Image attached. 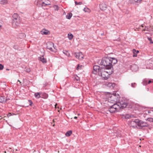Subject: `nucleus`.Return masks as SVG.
<instances>
[{
  "mask_svg": "<svg viewBox=\"0 0 153 153\" xmlns=\"http://www.w3.org/2000/svg\"><path fill=\"white\" fill-rule=\"evenodd\" d=\"M117 59L114 58L104 57L102 59L100 65L103 66L101 68V70L99 73L100 76L105 79H108L110 75L112 73V71H109L112 67V66L117 62Z\"/></svg>",
  "mask_w": 153,
  "mask_h": 153,
  "instance_id": "1",
  "label": "nucleus"
},
{
  "mask_svg": "<svg viewBox=\"0 0 153 153\" xmlns=\"http://www.w3.org/2000/svg\"><path fill=\"white\" fill-rule=\"evenodd\" d=\"M19 16L17 13H14L12 16V25L13 27L16 28L19 26L21 23Z\"/></svg>",
  "mask_w": 153,
  "mask_h": 153,
  "instance_id": "2",
  "label": "nucleus"
},
{
  "mask_svg": "<svg viewBox=\"0 0 153 153\" xmlns=\"http://www.w3.org/2000/svg\"><path fill=\"white\" fill-rule=\"evenodd\" d=\"M120 107L117 103L114 104L108 108V110L111 113H114L116 112L120 111Z\"/></svg>",
  "mask_w": 153,
  "mask_h": 153,
  "instance_id": "3",
  "label": "nucleus"
},
{
  "mask_svg": "<svg viewBox=\"0 0 153 153\" xmlns=\"http://www.w3.org/2000/svg\"><path fill=\"white\" fill-rule=\"evenodd\" d=\"M50 2L48 0H38L37 2V5L42 7L51 4Z\"/></svg>",
  "mask_w": 153,
  "mask_h": 153,
  "instance_id": "4",
  "label": "nucleus"
},
{
  "mask_svg": "<svg viewBox=\"0 0 153 153\" xmlns=\"http://www.w3.org/2000/svg\"><path fill=\"white\" fill-rule=\"evenodd\" d=\"M47 48L51 51L56 52V49L54 46V44L51 42H47L46 44Z\"/></svg>",
  "mask_w": 153,
  "mask_h": 153,
  "instance_id": "5",
  "label": "nucleus"
},
{
  "mask_svg": "<svg viewBox=\"0 0 153 153\" xmlns=\"http://www.w3.org/2000/svg\"><path fill=\"white\" fill-rule=\"evenodd\" d=\"M137 126L140 128H141L143 127L149 126V124L146 122L137 119Z\"/></svg>",
  "mask_w": 153,
  "mask_h": 153,
  "instance_id": "6",
  "label": "nucleus"
},
{
  "mask_svg": "<svg viewBox=\"0 0 153 153\" xmlns=\"http://www.w3.org/2000/svg\"><path fill=\"white\" fill-rule=\"evenodd\" d=\"M117 104L120 107V110L126 108L127 106V102L125 100H121L117 103Z\"/></svg>",
  "mask_w": 153,
  "mask_h": 153,
  "instance_id": "7",
  "label": "nucleus"
},
{
  "mask_svg": "<svg viewBox=\"0 0 153 153\" xmlns=\"http://www.w3.org/2000/svg\"><path fill=\"white\" fill-rule=\"evenodd\" d=\"M100 70H101V68H100V67L98 65H94L93 66V70L92 71V73L95 74L98 73L99 75V73L101 71Z\"/></svg>",
  "mask_w": 153,
  "mask_h": 153,
  "instance_id": "8",
  "label": "nucleus"
},
{
  "mask_svg": "<svg viewBox=\"0 0 153 153\" xmlns=\"http://www.w3.org/2000/svg\"><path fill=\"white\" fill-rule=\"evenodd\" d=\"M129 125L130 126L132 127L133 128H135L137 126V119L131 121L129 122Z\"/></svg>",
  "mask_w": 153,
  "mask_h": 153,
  "instance_id": "9",
  "label": "nucleus"
},
{
  "mask_svg": "<svg viewBox=\"0 0 153 153\" xmlns=\"http://www.w3.org/2000/svg\"><path fill=\"white\" fill-rule=\"evenodd\" d=\"M74 55L76 58L80 60L82 59L83 58L84 56L82 53L81 52L75 53Z\"/></svg>",
  "mask_w": 153,
  "mask_h": 153,
  "instance_id": "10",
  "label": "nucleus"
},
{
  "mask_svg": "<svg viewBox=\"0 0 153 153\" xmlns=\"http://www.w3.org/2000/svg\"><path fill=\"white\" fill-rule=\"evenodd\" d=\"M9 98H5L4 96H0V102L4 103L8 101V100H10Z\"/></svg>",
  "mask_w": 153,
  "mask_h": 153,
  "instance_id": "11",
  "label": "nucleus"
},
{
  "mask_svg": "<svg viewBox=\"0 0 153 153\" xmlns=\"http://www.w3.org/2000/svg\"><path fill=\"white\" fill-rule=\"evenodd\" d=\"M40 33L42 35H48L50 34V31L45 29H43L41 31Z\"/></svg>",
  "mask_w": 153,
  "mask_h": 153,
  "instance_id": "12",
  "label": "nucleus"
},
{
  "mask_svg": "<svg viewBox=\"0 0 153 153\" xmlns=\"http://www.w3.org/2000/svg\"><path fill=\"white\" fill-rule=\"evenodd\" d=\"M38 58L44 64L46 63L47 62L46 59L44 58L43 56L41 57H39Z\"/></svg>",
  "mask_w": 153,
  "mask_h": 153,
  "instance_id": "13",
  "label": "nucleus"
},
{
  "mask_svg": "<svg viewBox=\"0 0 153 153\" xmlns=\"http://www.w3.org/2000/svg\"><path fill=\"white\" fill-rule=\"evenodd\" d=\"M131 68L132 71H136L137 70L138 68L137 65H133L131 66Z\"/></svg>",
  "mask_w": 153,
  "mask_h": 153,
  "instance_id": "14",
  "label": "nucleus"
},
{
  "mask_svg": "<svg viewBox=\"0 0 153 153\" xmlns=\"http://www.w3.org/2000/svg\"><path fill=\"white\" fill-rule=\"evenodd\" d=\"M107 5L105 4H102L100 5V8L101 10H105L107 8Z\"/></svg>",
  "mask_w": 153,
  "mask_h": 153,
  "instance_id": "15",
  "label": "nucleus"
},
{
  "mask_svg": "<svg viewBox=\"0 0 153 153\" xmlns=\"http://www.w3.org/2000/svg\"><path fill=\"white\" fill-rule=\"evenodd\" d=\"M72 131L71 130L68 131L66 133L65 135L67 137H69L72 134Z\"/></svg>",
  "mask_w": 153,
  "mask_h": 153,
  "instance_id": "16",
  "label": "nucleus"
},
{
  "mask_svg": "<svg viewBox=\"0 0 153 153\" xmlns=\"http://www.w3.org/2000/svg\"><path fill=\"white\" fill-rule=\"evenodd\" d=\"M72 16V14L71 13H69L66 16V18L68 19H70Z\"/></svg>",
  "mask_w": 153,
  "mask_h": 153,
  "instance_id": "17",
  "label": "nucleus"
},
{
  "mask_svg": "<svg viewBox=\"0 0 153 153\" xmlns=\"http://www.w3.org/2000/svg\"><path fill=\"white\" fill-rule=\"evenodd\" d=\"M117 99L116 98L115 99H114V100L109 99L108 101L111 103L115 104L116 103V102H117Z\"/></svg>",
  "mask_w": 153,
  "mask_h": 153,
  "instance_id": "18",
  "label": "nucleus"
},
{
  "mask_svg": "<svg viewBox=\"0 0 153 153\" xmlns=\"http://www.w3.org/2000/svg\"><path fill=\"white\" fill-rule=\"evenodd\" d=\"M132 51L133 53V57H137V53H136V50L135 49H133L132 50Z\"/></svg>",
  "mask_w": 153,
  "mask_h": 153,
  "instance_id": "19",
  "label": "nucleus"
},
{
  "mask_svg": "<svg viewBox=\"0 0 153 153\" xmlns=\"http://www.w3.org/2000/svg\"><path fill=\"white\" fill-rule=\"evenodd\" d=\"M68 37L70 40H71L73 37V35L72 34L69 33L68 34Z\"/></svg>",
  "mask_w": 153,
  "mask_h": 153,
  "instance_id": "20",
  "label": "nucleus"
},
{
  "mask_svg": "<svg viewBox=\"0 0 153 153\" xmlns=\"http://www.w3.org/2000/svg\"><path fill=\"white\" fill-rule=\"evenodd\" d=\"M115 85V84L114 83H109L108 84V86L110 87H112V88L114 87Z\"/></svg>",
  "mask_w": 153,
  "mask_h": 153,
  "instance_id": "21",
  "label": "nucleus"
},
{
  "mask_svg": "<svg viewBox=\"0 0 153 153\" xmlns=\"http://www.w3.org/2000/svg\"><path fill=\"white\" fill-rule=\"evenodd\" d=\"M7 3L8 1L7 0H2L1 4H5Z\"/></svg>",
  "mask_w": 153,
  "mask_h": 153,
  "instance_id": "22",
  "label": "nucleus"
},
{
  "mask_svg": "<svg viewBox=\"0 0 153 153\" xmlns=\"http://www.w3.org/2000/svg\"><path fill=\"white\" fill-rule=\"evenodd\" d=\"M83 10L85 12L90 13L91 12L90 10L88 7H85Z\"/></svg>",
  "mask_w": 153,
  "mask_h": 153,
  "instance_id": "23",
  "label": "nucleus"
},
{
  "mask_svg": "<svg viewBox=\"0 0 153 153\" xmlns=\"http://www.w3.org/2000/svg\"><path fill=\"white\" fill-rule=\"evenodd\" d=\"M143 84L144 85H146L148 84V81L146 79H144L143 82Z\"/></svg>",
  "mask_w": 153,
  "mask_h": 153,
  "instance_id": "24",
  "label": "nucleus"
},
{
  "mask_svg": "<svg viewBox=\"0 0 153 153\" xmlns=\"http://www.w3.org/2000/svg\"><path fill=\"white\" fill-rule=\"evenodd\" d=\"M35 96L37 98H39L40 97V94L39 92H37L35 94Z\"/></svg>",
  "mask_w": 153,
  "mask_h": 153,
  "instance_id": "25",
  "label": "nucleus"
},
{
  "mask_svg": "<svg viewBox=\"0 0 153 153\" xmlns=\"http://www.w3.org/2000/svg\"><path fill=\"white\" fill-rule=\"evenodd\" d=\"M123 117L126 119H129L130 117V116L129 114H125L123 116Z\"/></svg>",
  "mask_w": 153,
  "mask_h": 153,
  "instance_id": "26",
  "label": "nucleus"
},
{
  "mask_svg": "<svg viewBox=\"0 0 153 153\" xmlns=\"http://www.w3.org/2000/svg\"><path fill=\"white\" fill-rule=\"evenodd\" d=\"M53 8L55 10H59V7L57 5H54Z\"/></svg>",
  "mask_w": 153,
  "mask_h": 153,
  "instance_id": "27",
  "label": "nucleus"
},
{
  "mask_svg": "<svg viewBox=\"0 0 153 153\" xmlns=\"http://www.w3.org/2000/svg\"><path fill=\"white\" fill-rule=\"evenodd\" d=\"M117 98L116 96L114 94H113V95H112L111 97L110 98V99H111V100H114V99H115V98Z\"/></svg>",
  "mask_w": 153,
  "mask_h": 153,
  "instance_id": "28",
  "label": "nucleus"
},
{
  "mask_svg": "<svg viewBox=\"0 0 153 153\" xmlns=\"http://www.w3.org/2000/svg\"><path fill=\"white\" fill-rule=\"evenodd\" d=\"M63 53L67 56H68L69 54L67 51L66 50H63Z\"/></svg>",
  "mask_w": 153,
  "mask_h": 153,
  "instance_id": "29",
  "label": "nucleus"
},
{
  "mask_svg": "<svg viewBox=\"0 0 153 153\" xmlns=\"http://www.w3.org/2000/svg\"><path fill=\"white\" fill-rule=\"evenodd\" d=\"M75 3L76 5H81L82 4V2H78L76 1H75Z\"/></svg>",
  "mask_w": 153,
  "mask_h": 153,
  "instance_id": "30",
  "label": "nucleus"
},
{
  "mask_svg": "<svg viewBox=\"0 0 153 153\" xmlns=\"http://www.w3.org/2000/svg\"><path fill=\"white\" fill-rule=\"evenodd\" d=\"M25 71L27 72H29L30 71V68H25Z\"/></svg>",
  "mask_w": 153,
  "mask_h": 153,
  "instance_id": "31",
  "label": "nucleus"
},
{
  "mask_svg": "<svg viewBox=\"0 0 153 153\" xmlns=\"http://www.w3.org/2000/svg\"><path fill=\"white\" fill-rule=\"evenodd\" d=\"M4 65L2 64H0V70H2L4 68Z\"/></svg>",
  "mask_w": 153,
  "mask_h": 153,
  "instance_id": "32",
  "label": "nucleus"
},
{
  "mask_svg": "<svg viewBox=\"0 0 153 153\" xmlns=\"http://www.w3.org/2000/svg\"><path fill=\"white\" fill-rule=\"evenodd\" d=\"M136 84L135 83H132L131 84V86L133 88H134L135 87Z\"/></svg>",
  "mask_w": 153,
  "mask_h": 153,
  "instance_id": "33",
  "label": "nucleus"
},
{
  "mask_svg": "<svg viewBox=\"0 0 153 153\" xmlns=\"http://www.w3.org/2000/svg\"><path fill=\"white\" fill-rule=\"evenodd\" d=\"M28 101L29 102L30 104L29 105L30 106H32L33 104V102L31 100H28Z\"/></svg>",
  "mask_w": 153,
  "mask_h": 153,
  "instance_id": "34",
  "label": "nucleus"
},
{
  "mask_svg": "<svg viewBox=\"0 0 153 153\" xmlns=\"http://www.w3.org/2000/svg\"><path fill=\"white\" fill-rule=\"evenodd\" d=\"M148 39L150 41V43H153V42L152 41L151 38H148Z\"/></svg>",
  "mask_w": 153,
  "mask_h": 153,
  "instance_id": "35",
  "label": "nucleus"
},
{
  "mask_svg": "<svg viewBox=\"0 0 153 153\" xmlns=\"http://www.w3.org/2000/svg\"><path fill=\"white\" fill-rule=\"evenodd\" d=\"M142 0H137L136 1H135V2H137V3H141V1H142Z\"/></svg>",
  "mask_w": 153,
  "mask_h": 153,
  "instance_id": "36",
  "label": "nucleus"
},
{
  "mask_svg": "<svg viewBox=\"0 0 153 153\" xmlns=\"http://www.w3.org/2000/svg\"><path fill=\"white\" fill-rule=\"evenodd\" d=\"M11 115L12 114L11 113H9V114L7 115V116L8 117H9L11 116Z\"/></svg>",
  "mask_w": 153,
  "mask_h": 153,
  "instance_id": "37",
  "label": "nucleus"
},
{
  "mask_svg": "<svg viewBox=\"0 0 153 153\" xmlns=\"http://www.w3.org/2000/svg\"><path fill=\"white\" fill-rule=\"evenodd\" d=\"M152 82V81L151 80H149L148 82V84H149L150 83H151Z\"/></svg>",
  "mask_w": 153,
  "mask_h": 153,
  "instance_id": "38",
  "label": "nucleus"
},
{
  "mask_svg": "<svg viewBox=\"0 0 153 153\" xmlns=\"http://www.w3.org/2000/svg\"><path fill=\"white\" fill-rule=\"evenodd\" d=\"M76 69L77 70H78L79 69V65H78L77 66V67L76 68Z\"/></svg>",
  "mask_w": 153,
  "mask_h": 153,
  "instance_id": "39",
  "label": "nucleus"
},
{
  "mask_svg": "<svg viewBox=\"0 0 153 153\" xmlns=\"http://www.w3.org/2000/svg\"><path fill=\"white\" fill-rule=\"evenodd\" d=\"M136 53H138L139 52V51H138V50H136Z\"/></svg>",
  "mask_w": 153,
  "mask_h": 153,
  "instance_id": "40",
  "label": "nucleus"
},
{
  "mask_svg": "<svg viewBox=\"0 0 153 153\" xmlns=\"http://www.w3.org/2000/svg\"><path fill=\"white\" fill-rule=\"evenodd\" d=\"M21 34V35H22L23 36H24L25 35V34L24 33H22Z\"/></svg>",
  "mask_w": 153,
  "mask_h": 153,
  "instance_id": "41",
  "label": "nucleus"
},
{
  "mask_svg": "<svg viewBox=\"0 0 153 153\" xmlns=\"http://www.w3.org/2000/svg\"><path fill=\"white\" fill-rule=\"evenodd\" d=\"M2 118V117L1 116H0V119H1Z\"/></svg>",
  "mask_w": 153,
  "mask_h": 153,
  "instance_id": "42",
  "label": "nucleus"
},
{
  "mask_svg": "<svg viewBox=\"0 0 153 153\" xmlns=\"http://www.w3.org/2000/svg\"><path fill=\"white\" fill-rule=\"evenodd\" d=\"M74 119H76L77 118V117H76V116H75L74 117Z\"/></svg>",
  "mask_w": 153,
  "mask_h": 153,
  "instance_id": "43",
  "label": "nucleus"
},
{
  "mask_svg": "<svg viewBox=\"0 0 153 153\" xmlns=\"http://www.w3.org/2000/svg\"><path fill=\"white\" fill-rule=\"evenodd\" d=\"M6 70H7V71H9V69H8V68H7L6 69Z\"/></svg>",
  "mask_w": 153,
  "mask_h": 153,
  "instance_id": "44",
  "label": "nucleus"
},
{
  "mask_svg": "<svg viewBox=\"0 0 153 153\" xmlns=\"http://www.w3.org/2000/svg\"><path fill=\"white\" fill-rule=\"evenodd\" d=\"M104 35V33H102L101 34V35L102 36H103Z\"/></svg>",
  "mask_w": 153,
  "mask_h": 153,
  "instance_id": "45",
  "label": "nucleus"
},
{
  "mask_svg": "<svg viewBox=\"0 0 153 153\" xmlns=\"http://www.w3.org/2000/svg\"><path fill=\"white\" fill-rule=\"evenodd\" d=\"M1 0H0V4L1 3Z\"/></svg>",
  "mask_w": 153,
  "mask_h": 153,
  "instance_id": "46",
  "label": "nucleus"
},
{
  "mask_svg": "<svg viewBox=\"0 0 153 153\" xmlns=\"http://www.w3.org/2000/svg\"><path fill=\"white\" fill-rule=\"evenodd\" d=\"M148 113H150V111H148Z\"/></svg>",
  "mask_w": 153,
  "mask_h": 153,
  "instance_id": "47",
  "label": "nucleus"
},
{
  "mask_svg": "<svg viewBox=\"0 0 153 153\" xmlns=\"http://www.w3.org/2000/svg\"><path fill=\"white\" fill-rule=\"evenodd\" d=\"M18 81L19 82H20V83H21V82L19 81V80H18Z\"/></svg>",
  "mask_w": 153,
  "mask_h": 153,
  "instance_id": "48",
  "label": "nucleus"
},
{
  "mask_svg": "<svg viewBox=\"0 0 153 153\" xmlns=\"http://www.w3.org/2000/svg\"><path fill=\"white\" fill-rule=\"evenodd\" d=\"M57 105V104H56L55 105V106H56V105Z\"/></svg>",
  "mask_w": 153,
  "mask_h": 153,
  "instance_id": "49",
  "label": "nucleus"
}]
</instances>
